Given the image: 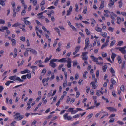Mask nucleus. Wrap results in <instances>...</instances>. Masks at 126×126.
<instances>
[{
	"label": "nucleus",
	"instance_id": "1",
	"mask_svg": "<svg viewBox=\"0 0 126 126\" xmlns=\"http://www.w3.org/2000/svg\"><path fill=\"white\" fill-rule=\"evenodd\" d=\"M9 78L10 79L14 81L17 80L19 81V82H23L24 81L20 77L16 76V75H14L13 76H10L9 77Z\"/></svg>",
	"mask_w": 126,
	"mask_h": 126
},
{
	"label": "nucleus",
	"instance_id": "2",
	"mask_svg": "<svg viewBox=\"0 0 126 126\" xmlns=\"http://www.w3.org/2000/svg\"><path fill=\"white\" fill-rule=\"evenodd\" d=\"M15 116H17L15 117L14 119L18 120H20L23 118L24 116L23 115H20V114L19 113H17L16 114Z\"/></svg>",
	"mask_w": 126,
	"mask_h": 126
},
{
	"label": "nucleus",
	"instance_id": "3",
	"mask_svg": "<svg viewBox=\"0 0 126 126\" xmlns=\"http://www.w3.org/2000/svg\"><path fill=\"white\" fill-rule=\"evenodd\" d=\"M68 113H65L63 115L64 118L65 119L70 120L72 119V118L70 116H68Z\"/></svg>",
	"mask_w": 126,
	"mask_h": 126
},
{
	"label": "nucleus",
	"instance_id": "4",
	"mask_svg": "<svg viewBox=\"0 0 126 126\" xmlns=\"http://www.w3.org/2000/svg\"><path fill=\"white\" fill-rule=\"evenodd\" d=\"M80 48V46H77L75 48V51L73 52V55H75L76 53L79 51Z\"/></svg>",
	"mask_w": 126,
	"mask_h": 126
},
{
	"label": "nucleus",
	"instance_id": "5",
	"mask_svg": "<svg viewBox=\"0 0 126 126\" xmlns=\"http://www.w3.org/2000/svg\"><path fill=\"white\" fill-rule=\"evenodd\" d=\"M107 108L110 111L116 112L117 111L116 109L115 108L113 107H107Z\"/></svg>",
	"mask_w": 126,
	"mask_h": 126
},
{
	"label": "nucleus",
	"instance_id": "6",
	"mask_svg": "<svg viewBox=\"0 0 126 126\" xmlns=\"http://www.w3.org/2000/svg\"><path fill=\"white\" fill-rule=\"evenodd\" d=\"M49 65L50 66L53 68H54L57 66L55 63L53 62H51V61H50V63H49Z\"/></svg>",
	"mask_w": 126,
	"mask_h": 126
},
{
	"label": "nucleus",
	"instance_id": "7",
	"mask_svg": "<svg viewBox=\"0 0 126 126\" xmlns=\"http://www.w3.org/2000/svg\"><path fill=\"white\" fill-rule=\"evenodd\" d=\"M20 1L22 3V6L24 7L25 9H26L27 8V5L25 4L24 1V0H20Z\"/></svg>",
	"mask_w": 126,
	"mask_h": 126
},
{
	"label": "nucleus",
	"instance_id": "8",
	"mask_svg": "<svg viewBox=\"0 0 126 126\" xmlns=\"http://www.w3.org/2000/svg\"><path fill=\"white\" fill-rule=\"evenodd\" d=\"M91 57L93 59V61L95 62H98V59L96 58H95L94 56H91Z\"/></svg>",
	"mask_w": 126,
	"mask_h": 126
},
{
	"label": "nucleus",
	"instance_id": "9",
	"mask_svg": "<svg viewBox=\"0 0 126 126\" xmlns=\"http://www.w3.org/2000/svg\"><path fill=\"white\" fill-rule=\"evenodd\" d=\"M104 1H101V4L100 5L99 9L100 10L102 9L104 7Z\"/></svg>",
	"mask_w": 126,
	"mask_h": 126
},
{
	"label": "nucleus",
	"instance_id": "10",
	"mask_svg": "<svg viewBox=\"0 0 126 126\" xmlns=\"http://www.w3.org/2000/svg\"><path fill=\"white\" fill-rule=\"evenodd\" d=\"M119 50L123 54H125L126 53V52L125 50L123 47L120 48L119 49Z\"/></svg>",
	"mask_w": 126,
	"mask_h": 126
},
{
	"label": "nucleus",
	"instance_id": "11",
	"mask_svg": "<svg viewBox=\"0 0 126 126\" xmlns=\"http://www.w3.org/2000/svg\"><path fill=\"white\" fill-rule=\"evenodd\" d=\"M30 71L27 69L24 70V71H21L20 73L21 74H23L26 73H29L30 72Z\"/></svg>",
	"mask_w": 126,
	"mask_h": 126
},
{
	"label": "nucleus",
	"instance_id": "12",
	"mask_svg": "<svg viewBox=\"0 0 126 126\" xmlns=\"http://www.w3.org/2000/svg\"><path fill=\"white\" fill-rule=\"evenodd\" d=\"M67 60H66V58H63L61 59L58 61V62H66Z\"/></svg>",
	"mask_w": 126,
	"mask_h": 126
},
{
	"label": "nucleus",
	"instance_id": "13",
	"mask_svg": "<svg viewBox=\"0 0 126 126\" xmlns=\"http://www.w3.org/2000/svg\"><path fill=\"white\" fill-rule=\"evenodd\" d=\"M1 28V29H0V31H2V32H3V30H6L8 29V28L6 26H2Z\"/></svg>",
	"mask_w": 126,
	"mask_h": 126
},
{
	"label": "nucleus",
	"instance_id": "14",
	"mask_svg": "<svg viewBox=\"0 0 126 126\" xmlns=\"http://www.w3.org/2000/svg\"><path fill=\"white\" fill-rule=\"evenodd\" d=\"M12 45L13 46H14L16 45V41L14 39H11Z\"/></svg>",
	"mask_w": 126,
	"mask_h": 126
},
{
	"label": "nucleus",
	"instance_id": "15",
	"mask_svg": "<svg viewBox=\"0 0 126 126\" xmlns=\"http://www.w3.org/2000/svg\"><path fill=\"white\" fill-rule=\"evenodd\" d=\"M116 56V55L113 53H112V55L111 56V58L112 59V61H113L114 60V58Z\"/></svg>",
	"mask_w": 126,
	"mask_h": 126
},
{
	"label": "nucleus",
	"instance_id": "16",
	"mask_svg": "<svg viewBox=\"0 0 126 126\" xmlns=\"http://www.w3.org/2000/svg\"><path fill=\"white\" fill-rule=\"evenodd\" d=\"M107 68V65H105L103 66L102 67V70L103 72H106Z\"/></svg>",
	"mask_w": 126,
	"mask_h": 126
},
{
	"label": "nucleus",
	"instance_id": "17",
	"mask_svg": "<svg viewBox=\"0 0 126 126\" xmlns=\"http://www.w3.org/2000/svg\"><path fill=\"white\" fill-rule=\"evenodd\" d=\"M89 44V38H86L85 41V45H88Z\"/></svg>",
	"mask_w": 126,
	"mask_h": 126
},
{
	"label": "nucleus",
	"instance_id": "18",
	"mask_svg": "<svg viewBox=\"0 0 126 126\" xmlns=\"http://www.w3.org/2000/svg\"><path fill=\"white\" fill-rule=\"evenodd\" d=\"M21 25V24L19 22H17L16 23H15L12 26L15 27H17V26Z\"/></svg>",
	"mask_w": 126,
	"mask_h": 126
},
{
	"label": "nucleus",
	"instance_id": "19",
	"mask_svg": "<svg viewBox=\"0 0 126 126\" xmlns=\"http://www.w3.org/2000/svg\"><path fill=\"white\" fill-rule=\"evenodd\" d=\"M101 35L104 37H106L107 36V33L104 32H101Z\"/></svg>",
	"mask_w": 126,
	"mask_h": 126
},
{
	"label": "nucleus",
	"instance_id": "20",
	"mask_svg": "<svg viewBox=\"0 0 126 126\" xmlns=\"http://www.w3.org/2000/svg\"><path fill=\"white\" fill-rule=\"evenodd\" d=\"M117 60L119 63L121 64L122 63L121 59L120 56H118Z\"/></svg>",
	"mask_w": 126,
	"mask_h": 126
},
{
	"label": "nucleus",
	"instance_id": "21",
	"mask_svg": "<svg viewBox=\"0 0 126 126\" xmlns=\"http://www.w3.org/2000/svg\"><path fill=\"white\" fill-rule=\"evenodd\" d=\"M24 23L26 25H29L30 24V23L29 21L25 20H24Z\"/></svg>",
	"mask_w": 126,
	"mask_h": 126
},
{
	"label": "nucleus",
	"instance_id": "22",
	"mask_svg": "<svg viewBox=\"0 0 126 126\" xmlns=\"http://www.w3.org/2000/svg\"><path fill=\"white\" fill-rule=\"evenodd\" d=\"M67 67L68 68H70L71 67V62L70 61H67Z\"/></svg>",
	"mask_w": 126,
	"mask_h": 126
},
{
	"label": "nucleus",
	"instance_id": "23",
	"mask_svg": "<svg viewBox=\"0 0 126 126\" xmlns=\"http://www.w3.org/2000/svg\"><path fill=\"white\" fill-rule=\"evenodd\" d=\"M91 84L92 86L93 87H94V89H95L96 88V87L95 85V83L93 81L90 84Z\"/></svg>",
	"mask_w": 126,
	"mask_h": 126
},
{
	"label": "nucleus",
	"instance_id": "24",
	"mask_svg": "<svg viewBox=\"0 0 126 126\" xmlns=\"http://www.w3.org/2000/svg\"><path fill=\"white\" fill-rule=\"evenodd\" d=\"M88 73V72L86 71H85L83 74V77L84 78L86 79V75Z\"/></svg>",
	"mask_w": 126,
	"mask_h": 126
},
{
	"label": "nucleus",
	"instance_id": "25",
	"mask_svg": "<svg viewBox=\"0 0 126 126\" xmlns=\"http://www.w3.org/2000/svg\"><path fill=\"white\" fill-rule=\"evenodd\" d=\"M0 4L2 6H4L5 5L4 1L2 0H0Z\"/></svg>",
	"mask_w": 126,
	"mask_h": 126
},
{
	"label": "nucleus",
	"instance_id": "26",
	"mask_svg": "<svg viewBox=\"0 0 126 126\" xmlns=\"http://www.w3.org/2000/svg\"><path fill=\"white\" fill-rule=\"evenodd\" d=\"M81 114H76L75 115L73 116V118H78L81 115Z\"/></svg>",
	"mask_w": 126,
	"mask_h": 126
},
{
	"label": "nucleus",
	"instance_id": "27",
	"mask_svg": "<svg viewBox=\"0 0 126 126\" xmlns=\"http://www.w3.org/2000/svg\"><path fill=\"white\" fill-rule=\"evenodd\" d=\"M87 6H85L84 8V10L83 12L84 14H86V11H87Z\"/></svg>",
	"mask_w": 126,
	"mask_h": 126
},
{
	"label": "nucleus",
	"instance_id": "28",
	"mask_svg": "<svg viewBox=\"0 0 126 126\" xmlns=\"http://www.w3.org/2000/svg\"><path fill=\"white\" fill-rule=\"evenodd\" d=\"M114 4V2L110 3L108 4V6L109 7H111Z\"/></svg>",
	"mask_w": 126,
	"mask_h": 126
},
{
	"label": "nucleus",
	"instance_id": "29",
	"mask_svg": "<svg viewBox=\"0 0 126 126\" xmlns=\"http://www.w3.org/2000/svg\"><path fill=\"white\" fill-rule=\"evenodd\" d=\"M85 31L87 35H89L90 34V32L89 31L88 29H86Z\"/></svg>",
	"mask_w": 126,
	"mask_h": 126
},
{
	"label": "nucleus",
	"instance_id": "30",
	"mask_svg": "<svg viewBox=\"0 0 126 126\" xmlns=\"http://www.w3.org/2000/svg\"><path fill=\"white\" fill-rule=\"evenodd\" d=\"M125 61H123L122 63V65L121 67V69H123L124 68H125L124 67V66L125 64Z\"/></svg>",
	"mask_w": 126,
	"mask_h": 126
},
{
	"label": "nucleus",
	"instance_id": "31",
	"mask_svg": "<svg viewBox=\"0 0 126 126\" xmlns=\"http://www.w3.org/2000/svg\"><path fill=\"white\" fill-rule=\"evenodd\" d=\"M110 71L112 74H114L115 73L114 70L112 67L110 69Z\"/></svg>",
	"mask_w": 126,
	"mask_h": 126
},
{
	"label": "nucleus",
	"instance_id": "32",
	"mask_svg": "<svg viewBox=\"0 0 126 126\" xmlns=\"http://www.w3.org/2000/svg\"><path fill=\"white\" fill-rule=\"evenodd\" d=\"M30 67L32 70L37 69V67L36 66H31Z\"/></svg>",
	"mask_w": 126,
	"mask_h": 126
},
{
	"label": "nucleus",
	"instance_id": "33",
	"mask_svg": "<svg viewBox=\"0 0 126 126\" xmlns=\"http://www.w3.org/2000/svg\"><path fill=\"white\" fill-rule=\"evenodd\" d=\"M73 108H69L67 110V112H71V113H72L73 110Z\"/></svg>",
	"mask_w": 126,
	"mask_h": 126
},
{
	"label": "nucleus",
	"instance_id": "34",
	"mask_svg": "<svg viewBox=\"0 0 126 126\" xmlns=\"http://www.w3.org/2000/svg\"><path fill=\"white\" fill-rule=\"evenodd\" d=\"M26 12V11L25 9L23 10L21 12V15L22 16L24 15Z\"/></svg>",
	"mask_w": 126,
	"mask_h": 126
},
{
	"label": "nucleus",
	"instance_id": "35",
	"mask_svg": "<svg viewBox=\"0 0 126 126\" xmlns=\"http://www.w3.org/2000/svg\"><path fill=\"white\" fill-rule=\"evenodd\" d=\"M111 81L113 84H115L116 83L115 81L113 78L111 79Z\"/></svg>",
	"mask_w": 126,
	"mask_h": 126
},
{
	"label": "nucleus",
	"instance_id": "36",
	"mask_svg": "<svg viewBox=\"0 0 126 126\" xmlns=\"http://www.w3.org/2000/svg\"><path fill=\"white\" fill-rule=\"evenodd\" d=\"M96 30L97 31L99 32H101L102 31V29L99 27H97V29H96Z\"/></svg>",
	"mask_w": 126,
	"mask_h": 126
},
{
	"label": "nucleus",
	"instance_id": "37",
	"mask_svg": "<svg viewBox=\"0 0 126 126\" xmlns=\"http://www.w3.org/2000/svg\"><path fill=\"white\" fill-rule=\"evenodd\" d=\"M82 58L84 60H87L88 59V57L87 56H86L85 57L82 56Z\"/></svg>",
	"mask_w": 126,
	"mask_h": 126
},
{
	"label": "nucleus",
	"instance_id": "38",
	"mask_svg": "<svg viewBox=\"0 0 126 126\" xmlns=\"http://www.w3.org/2000/svg\"><path fill=\"white\" fill-rule=\"evenodd\" d=\"M64 66L63 64H61V65H60L58 67V69L59 70H60L61 69V68L63 67Z\"/></svg>",
	"mask_w": 126,
	"mask_h": 126
},
{
	"label": "nucleus",
	"instance_id": "39",
	"mask_svg": "<svg viewBox=\"0 0 126 126\" xmlns=\"http://www.w3.org/2000/svg\"><path fill=\"white\" fill-rule=\"evenodd\" d=\"M21 79H22V80H24L26 79V75H25L22 76H21Z\"/></svg>",
	"mask_w": 126,
	"mask_h": 126
},
{
	"label": "nucleus",
	"instance_id": "40",
	"mask_svg": "<svg viewBox=\"0 0 126 126\" xmlns=\"http://www.w3.org/2000/svg\"><path fill=\"white\" fill-rule=\"evenodd\" d=\"M30 52H32L33 53H37V52L31 48V50H30Z\"/></svg>",
	"mask_w": 126,
	"mask_h": 126
},
{
	"label": "nucleus",
	"instance_id": "41",
	"mask_svg": "<svg viewBox=\"0 0 126 126\" xmlns=\"http://www.w3.org/2000/svg\"><path fill=\"white\" fill-rule=\"evenodd\" d=\"M120 90L122 91H123L124 90V87L123 85H122L120 87Z\"/></svg>",
	"mask_w": 126,
	"mask_h": 126
},
{
	"label": "nucleus",
	"instance_id": "42",
	"mask_svg": "<svg viewBox=\"0 0 126 126\" xmlns=\"http://www.w3.org/2000/svg\"><path fill=\"white\" fill-rule=\"evenodd\" d=\"M88 52H83L82 53V56L83 57H85V56L86 55L88 54Z\"/></svg>",
	"mask_w": 126,
	"mask_h": 126
},
{
	"label": "nucleus",
	"instance_id": "43",
	"mask_svg": "<svg viewBox=\"0 0 126 126\" xmlns=\"http://www.w3.org/2000/svg\"><path fill=\"white\" fill-rule=\"evenodd\" d=\"M76 98H78L80 95V93L79 92H76Z\"/></svg>",
	"mask_w": 126,
	"mask_h": 126
},
{
	"label": "nucleus",
	"instance_id": "44",
	"mask_svg": "<svg viewBox=\"0 0 126 126\" xmlns=\"http://www.w3.org/2000/svg\"><path fill=\"white\" fill-rule=\"evenodd\" d=\"M5 23L4 20L2 19H0V24H4Z\"/></svg>",
	"mask_w": 126,
	"mask_h": 126
},
{
	"label": "nucleus",
	"instance_id": "45",
	"mask_svg": "<svg viewBox=\"0 0 126 126\" xmlns=\"http://www.w3.org/2000/svg\"><path fill=\"white\" fill-rule=\"evenodd\" d=\"M114 118H111L109 121V122L111 123L113 122L114 121Z\"/></svg>",
	"mask_w": 126,
	"mask_h": 126
},
{
	"label": "nucleus",
	"instance_id": "46",
	"mask_svg": "<svg viewBox=\"0 0 126 126\" xmlns=\"http://www.w3.org/2000/svg\"><path fill=\"white\" fill-rule=\"evenodd\" d=\"M26 75V76H27V78L28 79H30L31 77V75L30 73L27 74Z\"/></svg>",
	"mask_w": 126,
	"mask_h": 126
},
{
	"label": "nucleus",
	"instance_id": "47",
	"mask_svg": "<svg viewBox=\"0 0 126 126\" xmlns=\"http://www.w3.org/2000/svg\"><path fill=\"white\" fill-rule=\"evenodd\" d=\"M119 4V8H121L122 7V3L121 1H119L118 2Z\"/></svg>",
	"mask_w": 126,
	"mask_h": 126
},
{
	"label": "nucleus",
	"instance_id": "48",
	"mask_svg": "<svg viewBox=\"0 0 126 126\" xmlns=\"http://www.w3.org/2000/svg\"><path fill=\"white\" fill-rule=\"evenodd\" d=\"M73 66H75L76 65H77L78 64V63L77 62V61H75L73 62Z\"/></svg>",
	"mask_w": 126,
	"mask_h": 126
},
{
	"label": "nucleus",
	"instance_id": "49",
	"mask_svg": "<svg viewBox=\"0 0 126 126\" xmlns=\"http://www.w3.org/2000/svg\"><path fill=\"white\" fill-rule=\"evenodd\" d=\"M37 3V1L36 0H35L33 1V4L34 6L36 5Z\"/></svg>",
	"mask_w": 126,
	"mask_h": 126
},
{
	"label": "nucleus",
	"instance_id": "50",
	"mask_svg": "<svg viewBox=\"0 0 126 126\" xmlns=\"http://www.w3.org/2000/svg\"><path fill=\"white\" fill-rule=\"evenodd\" d=\"M123 42L122 41H119L118 43V44H117V45H119V46H120L122 45V44H123Z\"/></svg>",
	"mask_w": 126,
	"mask_h": 126
},
{
	"label": "nucleus",
	"instance_id": "51",
	"mask_svg": "<svg viewBox=\"0 0 126 126\" xmlns=\"http://www.w3.org/2000/svg\"><path fill=\"white\" fill-rule=\"evenodd\" d=\"M112 95L115 97L116 96V95L115 94V91H113L112 93Z\"/></svg>",
	"mask_w": 126,
	"mask_h": 126
},
{
	"label": "nucleus",
	"instance_id": "52",
	"mask_svg": "<svg viewBox=\"0 0 126 126\" xmlns=\"http://www.w3.org/2000/svg\"><path fill=\"white\" fill-rule=\"evenodd\" d=\"M28 55V52H27V51H25L24 52V56L27 57Z\"/></svg>",
	"mask_w": 126,
	"mask_h": 126
},
{
	"label": "nucleus",
	"instance_id": "53",
	"mask_svg": "<svg viewBox=\"0 0 126 126\" xmlns=\"http://www.w3.org/2000/svg\"><path fill=\"white\" fill-rule=\"evenodd\" d=\"M115 40L112 41L110 44V46H112L115 43Z\"/></svg>",
	"mask_w": 126,
	"mask_h": 126
},
{
	"label": "nucleus",
	"instance_id": "54",
	"mask_svg": "<svg viewBox=\"0 0 126 126\" xmlns=\"http://www.w3.org/2000/svg\"><path fill=\"white\" fill-rule=\"evenodd\" d=\"M58 60V59H51L50 61L51 62H56Z\"/></svg>",
	"mask_w": 126,
	"mask_h": 126
},
{
	"label": "nucleus",
	"instance_id": "55",
	"mask_svg": "<svg viewBox=\"0 0 126 126\" xmlns=\"http://www.w3.org/2000/svg\"><path fill=\"white\" fill-rule=\"evenodd\" d=\"M102 55L103 57H105L107 56V54L106 53H102Z\"/></svg>",
	"mask_w": 126,
	"mask_h": 126
},
{
	"label": "nucleus",
	"instance_id": "56",
	"mask_svg": "<svg viewBox=\"0 0 126 126\" xmlns=\"http://www.w3.org/2000/svg\"><path fill=\"white\" fill-rule=\"evenodd\" d=\"M20 39L23 41H25V38L24 37H21L20 38Z\"/></svg>",
	"mask_w": 126,
	"mask_h": 126
},
{
	"label": "nucleus",
	"instance_id": "57",
	"mask_svg": "<svg viewBox=\"0 0 126 126\" xmlns=\"http://www.w3.org/2000/svg\"><path fill=\"white\" fill-rule=\"evenodd\" d=\"M108 45L107 44L105 43L101 47V49H103L104 47H106Z\"/></svg>",
	"mask_w": 126,
	"mask_h": 126
},
{
	"label": "nucleus",
	"instance_id": "58",
	"mask_svg": "<svg viewBox=\"0 0 126 126\" xmlns=\"http://www.w3.org/2000/svg\"><path fill=\"white\" fill-rule=\"evenodd\" d=\"M46 70L45 69H44L42 71L41 73H44V75L46 73Z\"/></svg>",
	"mask_w": 126,
	"mask_h": 126
},
{
	"label": "nucleus",
	"instance_id": "59",
	"mask_svg": "<svg viewBox=\"0 0 126 126\" xmlns=\"http://www.w3.org/2000/svg\"><path fill=\"white\" fill-rule=\"evenodd\" d=\"M4 89L3 87L2 86H0V93H1Z\"/></svg>",
	"mask_w": 126,
	"mask_h": 126
},
{
	"label": "nucleus",
	"instance_id": "60",
	"mask_svg": "<svg viewBox=\"0 0 126 126\" xmlns=\"http://www.w3.org/2000/svg\"><path fill=\"white\" fill-rule=\"evenodd\" d=\"M114 30V29L112 27H109L108 29V30L109 31L111 30L112 32H113Z\"/></svg>",
	"mask_w": 126,
	"mask_h": 126
},
{
	"label": "nucleus",
	"instance_id": "61",
	"mask_svg": "<svg viewBox=\"0 0 126 126\" xmlns=\"http://www.w3.org/2000/svg\"><path fill=\"white\" fill-rule=\"evenodd\" d=\"M78 77H79L78 74H76L75 75V79H78Z\"/></svg>",
	"mask_w": 126,
	"mask_h": 126
},
{
	"label": "nucleus",
	"instance_id": "62",
	"mask_svg": "<svg viewBox=\"0 0 126 126\" xmlns=\"http://www.w3.org/2000/svg\"><path fill=\"white\" fill-rule=\"evenodd\" d=\"M49 60V59L48 57H46L45 60L44 62L46 63Z\"/></svg>",
	"mask_w": 126,
	"mask_h": 126
},
{
	"label": "nucleus",
	"instance_id": "63",
	"mask_svg": "<svg viewBox=\"0 0 126 126\" xmlns=\"http://www.w3.org/2000/svg\"><path fill=\"white\" fill-rule=\"evenodd\" d=\"M45 3V1L44 0H43L40 3V5H43Z\"/></svg>",
	"mask_w": 126,
	"mask_h": 126
},
{
	"label": "nucleus",
	"instance_id": "64",
	"mask_svg": "<svg viewBox=\"0 0 126 126\" xmlns=\"http://www.w3.org/2000/svg\"><path fill=\"white\" fill-rule=\"evenodd\" d=\"M70 47V44L69 43H67V46H66V48H68Z\"/></svg>",
	"mask_w": 126,
	"mask_h": 126
}]
</instances>
